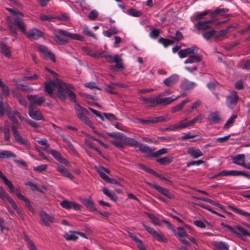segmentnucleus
<instances>
[{
    "label": "nucleus",
    "instance_id": "nucleus-1",
    "mask_svg": "<svg viewBox=\"0 0 250 250\" xmlns=\"http://www.w3.org/2000/svg\"><path fill=\"white\" fill-rule=\"evenodd\" d=\"M72 88L71 85L58 80L44 83V92L51 98L65 99L66 93Z\"/></svg>",
    "mask_w": 250,
    "mask_h": 250
},
{
    "label": "nucleus",
    "instance_id": "nucleus-2",
    "mask_svg": "<svg viewBox=\"0 0 250 250\" xmlns=\"http://www.w3.org/2000/svg\"><path fill=\"white\" fill-rule=\"evenodd\" d=\"M6 10L12 15L16 16L14 20H12L9 17L7 18V26L11 33V35L14 37L16 36L17 34L16 26L22 33H25V31H26V25L21 19L23 15L20 12L16 11L11 8H7Z\"/></svg>",
    "mask_w": 250,
    "mask_h": 250
},
{
    "label": "nucleus",
    "instance_id": "nucleus-3",
    "mask_svg": "<svg viewBox=\"0 0 250 250\" xmlns=\"http://www.w3.org/2000/svg\"><path fill=\"white\" fill-rule=\"evenodd\" d=\"M176 98L168 97L166 98H159L158 97H141L140 99L145 102L144 104L147 107L156 106L159 105H166L171 103Z\"/></svg>",
    "mask_w": 250,
    "mask_h": 250
},
{
    "label": "nucleus",
    "instance_id": "nucleus-4",
    "mask_svg": "<svg viewBox=\"0 0 250 250\" xmlns=\"http://www.w3.org/2000/svg\"><path fill=\"white\" fill-rule=\"evenodd\" d=\"M173 232L178 240L183 244L187 246L190 245V243H193L196 245H198L196 240L193 237L188 235L183 228L178 227L177 228V232H176L175 230Z\"/></svg>",
    "mask_w": 250,
    "mask_h": 250
},
{
    "label": "nucleus",
    "instance_id": "nucleus-5",
    "mask_svg": "<svg viewBox=\"0 0 250 250\" xmlns=\"http://www.w3.org/2000/svg\"><path fill=\"white\" fill-rule=\"evenodd\" d=\"M75 110L77 117L84 124L88 125L91 128H94V125L87 117L88 111L85 108L81 106L78 103H76Z\"/></svg>",
    "mask_w": 250,
    "mask_h": 250
},
{
    "label": "nucleus",
    "instance_id": "nucleus-6",
    "mask_svg": "<svg viewBox=\"0 0 250 250\" xmlns=\"http://www.w3.org/2000/svg\"><path fill=\"white\" fill-rule=\"evenodd\" d=\"M108 136L111 137L119 139L124 142L125 145H128L131 147H137L139 144L135 139L127 137L121 132H111L108 133Z\"/></svg>",
    "mask_w": 250,
    "mask_h": 250
},
{
    "label": "nucleus",
    "instance_id": "nucleus-7",
    "mask_svg": "<svg viewBox=\"0 0 250 250\" xmlns=\"http://www.w3.org/2000/svg\"><path fill=\"white\" fill-rule=\"evenodd\" d=\"M39 217L40 219V224L42 226L50 227L51 224L56 223V219L52 214H48L43 210L40 211Z\"/></svg>",
    "mask_w": 250,
    "mask_h": 250
},
{
    "label": "nucleus",
    "instance_id": "nucleus-8",
    "mask_svg": "<svg viewBox=\"0 0 250 250\" xmlns=\"http://www.w3.org/2000/svg\"><path fill=\"white\" fill-rule=\"evenodd\" d=\"M142 225L145 228L146 231L157 241L163 242H167V240L164 237L162 233L157 232L153 228L147 226L144 222H142Z\"/></svg>",
    "mask_w": 250,
    "mask_h": 250
},
{
    "label": "nucleus",
    "instance_id": "nucleus-9",
    "mask_svg": "<svg viewBox=\"0 0 250 250\" xmlns=\"http://www.w3.org/2000/svg\"><path fill=\"white\" fill-rule=\"evenodd\" d=\"M37 49L43 58L49 59L53 62H56L55 56L48 48L44 45H39Z\"/></svg>",
    "mask_w": 250,
    "mask_h": 250
},
{
    "label": "nucleus",
    "instance_id": "nucleus-10",
    "mask_svg": "<svg viewBox=\"0 0 250 250\" xmlns=\"http://www.w3.org/2000/svg\"><path fill=\"white\" fill-rule=\"evenodd\" d=\"M146 184L147 185L155 188L161 194L167 197V198L169 199H174L175 198L174 194L171 193L168 189L160 187L155 183L146 182Z\"/></svg>",
    "mask_w": 250,
    "mask_h": 250
},
{
    "label": "nucleus",
    "instance_id": "nucleus-11",
    "mask_svg": "<svg viewBox=\"0 0 250 250\" xmlns=\"http://www.w3.org/2000/svg\"><path fill=\"white\" fill-rule=\"evenodd\" d=\"M106 59L108 62H115L116 63L115 66L112 67V69H114L116 68L118 69H121L122 70L125 69V67L123 65V61L118 54L115 55L113 56L109 54L106 58Z\"/></svg>",
    "mask_w": 250,
    "mask_h": 250
},
{
    "label": "nucleus",
    "instance_id": "nucleus-12",
    "mask_svg": "<svg viewBox=\"0 0 250 250\" xmlns=\"http://www.w3.org/2000/svg\"><path fill=\"white\" fill-rule=\"evenodd\" d=\"M27 99L30 103L28 107L29 108H33L34 105H41L45 101L43 96H42L37 98L36 95H28Z\"/></svg>",
    "mask_w": 250,
    "mask_h": 250
},
{
    "label": "nucleus",
    "instance_id": "nucleus-13",
    "mask_svg": "<svg viewBox=\"0 0 250 250\" xmlns=\"http://www.w3.org/2000/svg\"><path fill=\"white\" fill-rule=\"evenodd\" d=\"M238 96L235 91H232L229 95L226 97V104L227 105L231 108H233L237 104Z\"/></svg>",
    "mask_w": 250,
    "mask_h": 250
},
{
    "label": "nucleus",
    "instance_id": "nucleus-14",
    "mask_svg": "<svg viewBox=\"0 0 250 250\" xmlns=\"http://www.w3.org/2000/svg\"><path fill=\"white\" fill-rule=\"evenodd\" d=\"M198 49L197 47L192 46L190 47L180 50L178 52V55L180 58H184L191 54H194L198 51Z\"/></svg>",
    "mask_w": 250,
    "mask_h": 250
},
{
    "label": "nucleus",
    "instance_id": "nucleus-15",
    "mask_svg": "<svg viewBox=\"0 0 250 250\" xmlns=\"http://www.w3.org/2000/svg\"><path fill=\"white\" fill-rule=\"evenodd\" d=\"M23 33L25 34L27 37L30 40H36L43 36V33L36 28L30 29L28 32L25 31V33Z\"/></svg>",
    "mask_w": 250,
    "mask_h": 250
},
{
    "label": "nucleus",
    "instance_id": "nucleus-16",
    "mask_svg": "<svg viewBox=\"0 0 250 250\" xmlns=\"http://www.w3.org/2000/svg\"><path fill=\"white\" fill-rule=\"evenodd\" d=\"M60 205L63 208L66 209H70L73 208L76 210H81V205L75 202L64 200L60 203Z\"/></svg>",
    "mask_w": 250,
    "mask_h": 250
},
{
    "label": "nucleus",
    "instance_id": "nucleus-17",
    "mask_svg": "<svg viewBox=\"0 0 250 250\" xmlns=\"http://www.w3.org/2000/svg\"><path fill=\"white\" fill-rule=\"evenodd\" d=\"M11 130L12 131L14 137L17 142L24 146H26L28 145L27 141L25 139L23 138L22 136L20 135V132L16 126L12 125Z\"/></svg>",
    "mask_w": 250,
    "mask_h": 250
},
{
    "label": "nucleus",
    "instance_id": "nucleus-18",
    "mask_svg": "<svg viewBox=\"0 0 250 250\" xmlns=\"http://www.w3.org/2000/svg\"><path fill=\"white\" fill-rule=\"evenodd\" d=\"M215 21L212 20L199 21L195 25V28L198 30H206L211 28L210 23H213Z\"/></svg>",
    "mask_w": 250,
    "mask_h": 250
},
{
    "label": "nucleus",
    "instance_id": "nucleus-19",
    "mask_svg": "<svg viewBox=\"0 0 250 250\" xmlns=\"http://www.w3.org/2000/svg\"><path fill=\"white\" fill-rule=\"evenodd\" d=\"M235 229L234 234L237 237L242 239L243 236H250V233L243 227L237 225Z\"/></svg>",
    "mask_w": 250,
    "mask_h": 250
},
{
    "label": "nucleus",
    "instance_id": "nucleus-20",
    "mask_svg": "<svg viewBox=\"0 0 250 250\" xmlns=\"http://www.w3.org/2000/svg\"><path fill=\"white\" fill-rule=\"evenodd\" d=\"M8 110L6 113V114L8 118L14 124L17 125H20L18 118L21 119L19 113L17 111H12L11 108H7Z\"/></svg>",
    "mask_w": 250,
    "mask_h": 250
},
{
    "label": "nucleus",
    "instance_id": "nucleus-21",
    "mask_svg": "<svg viewBox=\"0 0 250 250\" xmlns=\"http://www.w3.org/2000/svg\"><path fill=\"white\" fill-rule=\"evenodd\" d=\"M29 116L33 120L40 121L43 120L44 117L39 110H34L33 108H29Z\"/></svg>",
    "mask_w": 250,
    "mask_h": 250
},
{
    "label": "nucleus",
    "instance_id": "nucleus-22",
    "mask_svg": "<svg viewBox=\"0 0 250 250\" xmlns=\"http://www.w3.org/2000/svg\"><path fill=\"white\" fill-rule=\"evenodd\" d=\"M232 163L235 165L245 167V155L244 154H237L232 157Z\"/></svg>",
    "mask_w": 250,
    "mask_h": 250
},
{
    "label": "nucleus",
    "instance_id": "nucleus-23",
    "mask_svg": "<svg viewBox=\"0 0 250 250\" xmlns=\"http://www.w3.org/2000/svg\"><path fill=\"white\" fill-rule=\"evenodd\" d=\"M179 75L173 74L163 81V83L167 86L170 87L177 83L179 80Z\"/></svg>",
    "mask_w": 250,
    "mask_h": 250
},
{
    "label": "nucleus",
    "instance_id": "nucleus-24",
    "mask_svg": "<svg viewBox=\"0 0 250 250\" xmlns=\"http://www.w3.org/2000/svg\"><path fill=\"white\" fill-rule=\"evenodd\" d=\"M56 32L57 33L60 35L69 38L70 39H75L77 40H81L82 39V37L80 35H79L76 34L69 33L63 29H59L56 31Z\"/></svg>",
    "mask_w": 250,
    "mask_h": 250
},
{
    "label": "nucleus",
    "instance_id": "nucleus-25",
    "mask_svg": "<svg viewBox=\"0 0 250 250\" xmlns=\"http://www.w3.org/2000/svg\"><path fill=\"white\" fill-rule=\"evenodd\" d=\"M229 208L231 210L234 212L235 213L246 217L248 219V221L250 223V213H249L247 211H245L244 210L241 209L240 208H236L232 206H229ZM246 226L250 228V226L246 225Z\"/></svg>",
    "mask_w": 250,
    "mask_h": 250
},
{
    "label": "nucleus",
    "instance_id": "nucleus-26",
    "mask_svg": "<svg viewBox=\"0 0 250 250\" xmlns=\"http://www.w3.org/2000/svg\"><path fill=\"white\" fill-rule=\"evenodd\" d=\"M49 153L57 161L60 163L63 164L65 165H67L69 164L68 162L65 159L63 158L60 153H59L58 151L54 149H51L50 150Z\"/></svg>",
    "mask_w": 250,
    "mask_h": 250
},
{
    "label": "nucleus",
    "instance_id": "nucleus-27",
    "mask_svg": "<svg viewBox=\"0 0 250 250\" xmlns=\"http://www.w3.org/2000/svg\"><path fill=\"white\" fill-rule=\"evenodd\" d=\"M202 56L200 54H191V55L189 56L187 59L185 61L184 63L185 64H187L199 62L202 61Z\"/></svg>",
    "mask_w": 250,
    "mask_h": 250
},
{
    "label": "nucleus",
    "instance_id": "nucleus-28",
    "mask_svg": "<svg viewBox=\"0 0 250 250\" xmlns=\"http://www.w3.org/2000/svg\"><path fill=\"white\" fill-rule=\"evenodd\" d=\"M196 85L195 83L184 79L181 83L180 87L183 90H188L193 88Z\"/></svg>",
    "mask_w": 250,
    "mask_h": 250
},
{
    "label": "nucleus",
    "instance_id": "nucleus-29",
    "mask_svg": "<svg viewBox=\"0 0 250 250\" xmlns=\"http://www.w3.org/2000/svg\"><path fill=\"white\" fill-rule=\"evenodd\" d=\"M15 193L17 197L21 200H22L25 202V206L26 207L29 209V210L32 212V213L35 212V209L34 208L31 206L30 204V202L29 200L26 198L25 197H24L23 195H22L20 192H19L18 190H16L15 191Z\"/></svg>",
    "mask_w": 250,
    "mask_h": 250
},
{
    "label": "nucleus",
    "instance_id": "nucleus-30",
    "mask_svg": "<svg viewBox=\"0 0 250 250\" xmlns=\"http://www.w3.org/2000/svg\"><path fill=\"white\" fill-rule=\"evenodd\" d=\"M212 245L215 247V250H229V245L224 241H214L212 242Z\"/></svg>",
    "mask_w": 250,
    "mask_h": 250
},
{
    "label": "nucleus",
    "instance_id": "nucleus-31",
    "mask_svg": "<svg viewBox=\"0 0 250 250\" xmlns=\"http://www.w3.org/2000/svg\"><path fill=\"white\" fill-rule=\"evenodd\" d=\"M56 169L63 176L67 177L70 180H73L75 178L70 172H69L64 167L61 165L57 164Z\"/></svg>",
    "mask_w": 250,
    "mask_h": 250
},
{
    "label": "nucleus",
    "instance_id": "nucleus-32",
    "mask_svg": "<svg viewBox=\"0 0 250 250\" xmlns=\"http://www.w3.org/2000/svg\"><path fill=\"white\" fill-rule=\"evenodd\" d=\"M188 154L193 158L197 159L203 155V153L198 148L190 147L188 151Z\"/></svg>",
    "mask_w": 250,
    "mask_h": 250
},
{
    "label": "nucleus",
    "instance_id": "nucleus-33",
    "mask_svg": "<svg viewBox=\"0 0 250 250\" xmlns=\"http://www.w3.org/2000/svg\"><path fill=\"white\" fill-rule=\"evenodd\" d=\"M173 126L175 131L191 126L189 121H187V119L181 121L177 124L173 125Z\"/></svg>",
    "mask_w": 250,
    "mask_h": 250
},
{
    "label": "nucleus",
    "instance_id": "nucleus-34",
    "mask_svg": "<svg viewBox=\"0 0 250 250\" xmlns=\"http://www.w3.org/2000/svg\"><path fill=\"white\" fill-rule=\"evenodd\" d=\"M238 170H223L220 171L219 173L216 175V176H238Z\"/></svg>",
    "mask_w": 250,
    "mask_h": 250
},
{
    "label": "nucleus",
    "instance_id": "nucleus-35",
    "mask_svg": "<svg viewBox=\"0 0 250 250\" xmlns=\"http://www.w3.org/2000/svg\"><path fill=\"white\" fill-rule=\"evenodd\" d=\"M174 157L172 156H167L164 157L158 158L156 160L157 162L161 165H167L173 162Z\"/></svg>",
    "mask_w": 250,
    "mask_h": 250
},
{
    "label": "nucleus",
    "instance_id": "nucleus-36",
    "mask_svg": "<svg viewBox=\"0 0 250 250\" xmlns=\"http://www.w3.org/2000/svg\"><path fill=\"white\" fill-rule=\"evenodd\" d=\"M208 120L212 123L217 124L221 121V118L218 112H213L208 116Z\"/></svg>",
    "mask_w": 250,
    "mask_h": 250
},
{
    "label": "nucleus",
    "instance_id": "nucleus-37",
    "mask_svg": "<svg viewBox=\"0 0 250 250\" xmlns=\"http://www.w3.org/2000/svg\"><path fill=\"white\" fill-rule=\"evenodd\" d=\"M77 234H79L81 236H83L84 235L83 233L81 232H70V233H67L64 234V237L66 240L75 241L78 239Z\"/></svg>",
    "mask_w": 250,
    "mask_h": 250
},
{
    "label": "nucleus",
    "instance_id": "nucleus-38",
    "mask_svg": "<svg viewBox=\"0 0 250 250\" xmlns=\"http://www.w3.org/2000/svg\"><path fill=\"white\" fill-rule=\"evenodd\" d=\"M1 52L3 55L8 58L11 57L10 48L4 43H1L0 44Z\"/></svg>",
    "mask_w": 250,
    "mask_h": 250
},
{
    "label": "nucleus",
    "instance_id": "nucleus-39",
    "mask_svg": "<svg viewBox=\"0 0 250 250\" xmlns=\"http://www.w3.org/2000/svg\"><path fill=\"white\" fill-rule=\"evenodd\" d=\"M7 108L10 109L9 105L6 103L4 104L1 97L0 96V116H3L5 113H7L8 110Z\"/></svg>",
    "mask_w": 250,
    "mask_h": 250
},
{
    "label": "nucleus",
    "instance_id": "nucleus-40",
    "mask_svg": "<svg viewBox=\"0 0 250 250\" xmlns=\"http://www.w3.org/2000/svg\"><path fill=\"white\" fill-rule=\"evenodd\" d=\"M83 204L91 210L96 211L97 208L94 207L93 201L90 199H83Z\"/></svg>",
    "mask_w": 250,
    "mask_h": 250
},
{
    "label": "nucleus",
    "instance_id": "nucleus-41",
    "mask_svg": "<svg viewBox=\"0 0 250 250\" xmlns=\"http://www.w3.org/2000/svg\"><path fill=\"white\" fill-rule=\"evenodd\" d=\"M15 158L16 155L13 152L9 150H0V158L6 159L8 158Z\"/></svg>",
    "mask_w": 250,
    "mask_h": 250
},
{
    "label": "nucleus",
    "instance_id": "nucleus-42",
    "mask_svg": "<svg viewBox=\"0 0 250 250\" xmlns=\"http://www.w3.org/2000/svg\"><path fill=\"white\" fill-rule=\"evenodd\" d=\"M0 177L3 180L4 184L10 189V192L12 193L14 192V187L12 183L6 178V177L3 174L2 172L0 171Z\"/></svg>",
    "mask_w": 250,
    "mask_h": 250
},
{
    "label": "nucleus",
    "instance_id": "nucleus-43",
    "mask_svg": "<svg viewBox=\"0 0 250 250\" xmlns=\"http://www.w3.org/2000/svg\"><path fill=\"white\" fill-rule=\"evenodd\" d=\"M0 177L3 180L4 184L10 189V192L12 193L14 192V187L12 183L6 178V177L3 174L2 172L0 171Z\"/></svg>",
    "mask_w": 250,
    "mask_h": 250
},
{
    "label": "nucleus",
    "instance_id": "nucleus-44",
    "mask_svg": "<svg viewBox=\"0 0 250 250\" xmlns=\"http://www.w3.org/2000/svg\"><path fill=\"white\" fill-rule=\"evenodd\" d=\"M136 120L137 121L138 123L142 125H152L155 124L154 117H149L147 119H142L138 118L136 119Z\"/></svg>",
    "mask_w": 250,
    "mask_h": 250
},
{
    "label": "nucleus",
    "instance_id": "nucleus-45",
    "mask_svg": "<svg viewBox=\"0 0 250 250\" xmlns=\"http://www.w3.org/2000/svg\"><path fill=\"white\" fill-rule=\"evenodd\" d=\"M119 30L115 26H113L107 30H104L103 32V35L107 37H110L112 35L117 34Z\"/></svg>",
    "mask_w": 250,
    "mask_h": 250
},
{
    "label": "nucleus",
    "instance_id": "nucleus-46",
    "mask_svg": "<svg viewBox=\"0 0 250 250\" xmlns=\"http://www.w3.org/2000/svg\"><path fill=\"white\" fill-rule=\"evenodd\" d=\"M188 102H189V100H188V99H186V100L182 101L180 103L178 104L173 106L172 108V112L175 113L176 112L180 111L183 108V107L185 106V105Z\"/></svg>",
    "mask_w": 250,
    "mask_h": 250
},
{
    "label": "nucleus",
    "instance_id": "nucleus-47",
    "mask_svg": "<svg viewBox=\"0 0 250 250\" xmlns=\"http://www.w3.org/2000/svg\"><path fill=\"white\" fill-rule=\"evenodd\" d=\"M102 191L105 195L110 198L111 200L114 201L117 200V197L116 194L113 192L109 191L105 187H103L102 188Z\"/></svg>",
    "mask_w": 250,
    "mask_h": 250
},
{
    "label": "nucleus",
    "instance_id": "nucleus-48",
    "mask_svg": "<svg viewBox=\"0 0 250 250\" xmlns=\"http://www.w3.org/2000/svg\"><path fill=\"white\" fill-rule=\"evenodd\" d=\"M158 42L161 44H162L165 47H167L170 45H172L174 43L173 41L171 39V40L166 39L164 38H160Z\"/></svg>",
    "mask_w": 250,
    "mask_h": 250
},
{
    "label": "nucleus",
    "instance_id": "nucleus-49",
    "mask_svg": "<svg viewBox=\"0 0 250 250\" xmlns=\"http://www.w3.org/2000/svg\"><path fill=\"white\" fill-rule=\"evenodd\" d=\"M110 143L119 149H122L125 148V143L122 140H111Z\"/></svg>",
    "mask_w": 250,
    "mask_h": 250
},
{
    "label": "nucleus",
    "instance_id": "nucleus-50",
    "mask_svg": "<svg viewBox=\"0 0 250 250\" xmlns=\"http://www.w3.org/2000/svg\"><path fill=\"white\" fill-rule=\"evenodd\" d=\"M13 95L14 96H15L17 98L19 103L21 105H22L25 107H26L27 106V102H26V100L23 98V97L21 94H20L19 93H17L16 92H14V93H13Z\"/></svg>",
    "mask_w": 250,
    "mask_h": 250
},
{
    "label": "nucleus",
    "instance_id": "nucleus-51",
    "mask_svg": "<svg viewBox=\"0 0 250 250\" xmlns=\"http://www.w3.org/2000/svg\"><path fill=\"white\" fill-rule=\"evenodd\" d=\"M102 179L108 183L117 185L121 186V184L118 182L116 179L111 178L107 175H104L103 174Z\"/></svg>",
    "mask_w": 250,
    "mask_h": 250
},
{
    "label": "nucleus",
    "instance_id": "nucleus-52",
    "mask_svg": "<svg viewBox=\"0 0 250 250\" xmlns=\"http://www.w3.org/2000/svg\"><path fill=\"white\" fill-rule=\"evenodd\" d=\"M237 115H232L231 116L226 122V124L224 125V129H228L234 123L235 120L237 118Z\"/></svg>",
    "mask_w": 250,
    "mask_h": 250
},
{
    "label": "nucleus",
    "instance_id": "nucleus-53",
    "mask_svg": "<svg viewBox=\"0 0 250 250\" xmlns=\"http://www.w3.org/2000/svg\"><path fill=\"white\" fill-rule=\"evenodd\" d=\"M138 146L139 150L143 153H150L151 152V148L146 145L139 142Z\"/></svg>",
    "mask_w": 250,
    "mask_h": 250
},
{
    "label": "nucleus",
    "instance_id": "nucleus-54",
    "mask_svg": "<svg viewBox=\"0 0 250 250\" xmlns=\"http://www.w3.org/2000/svg\"><path fill=\"white\" fill-rule=\"evenodd\" d=\"M83 51L85 52L87 55L94 57L97 58L98 56V52H94L92 51L88 47H83L82 48Z\"/></svg>",
    "mask_w": 250,
    "mask_h": 250
},
{
    "label": "nucleus",
    "instance_id": "nucleus-55",
    "mask_svg": "<svg viewBox=\"0 0 250 250\" xmlns=\"http://www.w3.org/2000/svg\"><path fill=\"white\" fill-rule=\"evenodd\" d=\"M54 40L61 45L65 44L68 41L64 38L58 35H54Z\"/></svg>",
    "mask_w": 250,
    "mask_h": 250
},
{
    "label": "nucleus",
    "instance_id": "nucleus-56",
    "mask_svg": "<svg viewBox=\"0 0 250 250\" xmlns=\"http://www.w3.org/2000/svg\"><path fill=\"white\" fill-rule=\"evenodd\" d=\"M0 198L4 201L9 200V198H11L6 190L1 187H0Z\"/></svg>",
    "mask_w": 250,
    "mask_h": 250
},
{
    "label": "nucleus",
    "instance_id": "nucleus-57",
    "mask_svg": "<svg viewBox=\"0 0 250 250\" xmlns=\"http://www.w3.org/2000/svg\"><path fill=\"white\" fill-rule=\"evenodd\" d=\"M17 87L26 92H31L33 90V88L32 87L21 83L17 84Z\"/></svg>",
    "mask_w": 250,
    "mask_h": 250
},
{
    "label": "nucleus",
    "instance_id": "nucleus-58",
    "mask_svg": "<svg viewBox=\"0 0 250 250\" xmlns=\"http://www.w3.org/2000/svg\"><path fill=\"white\" fill-rule=\"evenodd\" d=\"M229 11V9L227 8H217L214 11L210 13V15L212 18L215 17L216 15L221 14L223 13H226Z\"/></svg>",
    "mask_w": 250,
    "mask_h": 250
},
{
    "label": "nucleus",
    "instance_id": "nucleus-59",
    "mask_svg": "<svg viewBox=\"0 0 250 250\" xmlns=\"http://www.w3.org/2000/svg\"><path fill=\"white\" fill-rule=\"evenodd\" d=\"M127 13L133 17H139L142 15V12L134 8H130L127 10Z\"/></svg>",
    "mask_w": 250,
    "mask_h": 250
},
{
    "label": "nucleus",
    "instance_id": "nucleus-60",
    "mask_svg": "<svg viewBox=\"0 0 250 250\" xmlns=\"http://www.w3.org/2000/svg\"><path fill=\"white\" fill-rule=\"evenodd\" d=\"M215 31L213 30H211L209 31L205 32L203 34V37L206 40H209L211 38L213 37L214 38Z\"/></svg>",
    "mask_w": 250,
    "mask_h": 250
},
{
    "label": "nucleus",
    "instance_id": "nucleus-61",
    "mask_svg": "<svg viewBox=\"0 0 250 250\" xmlns=\"http://www.w3.org/2000/svg\"><path fill=\"white\" fill-rule=\"evenodd\" d=\"M155 124L159 122H164L170 120V118L168 117V115L165 116L154 117Z\"/></svg>",
    "mask_w": 250,
    "mask_h": 250
},
{
    "label": "nucleus",
    "instance_id": "nucleus-62",
    "mask_svg": "<svg viewBox=\"0 0 250 250\" xmlns=\"http://www.w3.org/2000/svg\"><path fill=\"white\" fill-rule=\"evenodd\" d=\"M147 214L148 217L151 220L153 224L157 226L161 225L159 220L153 214L147 213Z\"/></svg>",
    "mask_w": 250,
    "mask_h": 250
},
{
    "label": "nucleus",
    "instance_id": "nucleus-63",
    "mask_svg": "<svg viewBox=\"0 0 250 250\" xmlns=\"http://www.w3.org/2000/svg\"><path fill=\"white\" fill-rule=\"evenodd\" d=\"M170 38L173 41V42L174 43L175 42L182 40L183 39V36L181 32L177 31L175 33V36L170 37Z\"/></svg>",
    "mask_w": 250,
    "mask_h": 250
},
{
    "label": "nucleus",
    "instance_id": "nucleus-64",
    "mask_svg": "<svg viewBox=\"0 0 250 250\" xmlns=\"http://www.w3.org/2000/svg\"><path fill=\"white\" fill-rule=\"evenodd\" d=\"M228 33V29H222L218 34L215 33L214 39L216 40H220Z\"/></svg>",
    "mask_w": 250,
    "mask_h": 250
}]
</instances>
